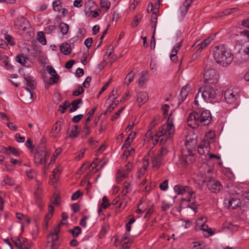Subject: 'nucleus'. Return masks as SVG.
Here are the masks:
<instances>
[{
    "label": "nucleus",
    "instance_id": "20",
    "mask_svg": "<svg viewBox=\"0 0 249 249\" xmlns=\"http://www.w3.org/2000/svg\"><path fill=\"white\" fill-rule=\"evenodd\" d=\"M148 99L147 93L145 91H142L138 93L137 95V102L141 106L145 103Z\"/></svg>",
    "mask_w": 249,
    "mask_h": 249
},
{
    "label": "nucleus",
    "instance_id": "8",
    "mask_svg": "<svg viewBox=\"0 0 249 249\" xmlns=\"http://www.w3.org/2000/svg\"><path fill=\"white\" fill-rule=\"evenodd\" d=\"M187 124L189 126L192 128H197L201 124L199 114L196 111L190 113L187 120Z\"/></svg>",
    "mask_w": 249,
    "mask_h": 249
},
{
    "label": "nucleus",
    "instance_id": "9",
    "mask_svg": "<svg viewBox=\"0 0 249 249\" xmlns=\"http://www.w3.org/2000/svg\"><path fill=\"white\" fill-rule=\"evenodd\" d=\"M206 181L207 182V186L209 190L212 193H218L222 187L220 182L214 178L210 179Z\"/></svg>",
    "mask_w": 249,
    "mask_h": 249
},
{
    "label": "nucleus",
    "instance_id": "57",
    "mask_svg": "<svg viewBox=\"0 0 249 249\" xmlns=\"http://www.w3.org/2000/svg\"><path fill=\"white\" fill-rule=\"evenodd\" d=\"M132 167L133 164L130 162H128L125 165V168L122 171L126 173L128 175L129 173L131 172Z\"/></svg>",
    "mask_w": 249,
    "mask_h": 249
},
{
    "label": "nucleus",
    "instance_id": "27",
    "mask_svg": "<svg viewBox=\"0 0 249 249\" xmlns=\"http://www.w3.org/2000/svg\"><path fill=\"white\" fill-rule=\"evenodd\" d=\"M215 139V133L214 131H210L207 133L205 136V137L202 141L208 142L209 145L210 146V143L213 142Z\"/></svg>",
    "mask_w": 249,
    "mask_h": 249
},
{
    "label": "nucleus",
    "instance_id": "10",
    "mask_svg": "<svg viewBox=\"0 0 249 249\" xmlns=\"http://www.w3.org/2000/svg\"><path fill=\"white\" fill-rule=\"evenodd\" d=\"M160 0H157V1L155 3L154 6H153V12L151 16V20L150 22V26L151 27V30H153V31H155L156 30V26L157 22V18L158 15L157 13L159 12V9L160 8Z\"/></svg>",
    "mask_w": 249,
    "mask_h": 249
},
{
    "label": "nucleus",
    "instance_id": "18",
    "mask_svg": "<svg viewBox=\"0 0 249 249\" xmlns=\"http://www.w3.org/2000/svg\"><path fill=\"white\" fill-rule=\"evenodd\" d=\"M1 152L8 155L12 154L15 156H19L20 155V153L18 149L11 146H9L8 147H3L1 150Z\"/></svg>",
    "mask_w": 249,
    "mask_h": 249
},
{
    "label": "nucleus",
    "instance_id": "43",
    "mask_svg": "<svg viewBox=\"0 0 249 249\" xmlns=\"http://www.w3.org/2000/svg\"><path fill=\"white\" fill-rule=\"evenodd\" d=\"M168 150L165 146H162L157 153V156H160L163 159V157L168 153Z\"/></svg>",
    "mask_w": 249,
    "mask_h": 249
},
{
    "label": "nucleus",
    "instance_id": "6",
    "mask_svg": "<svg viewBox=\"0 0 249 249\" xmlns=\"http://www.w3.org/2000/svg\"><path fill=\"white\" fill-rule=\"evenodd\" d=\"M218 72L214 69L206 71L204 75V82L205 84H215L218 82Z\"/></svg>",
    "mask_w": 249,
    "mask_h": 249
},
{
    "label": "nucleus",
    "instance_id": "14",
    "mask_svg": "<svg viewBox=\"0 0 249 249\" xmlns=\"http://www.w3.org/2000/svg\"><path fill=\"white\" fill-rule=\"evenodd\" d=\"M36 184L35 186V191L34 192L35 197L36 199V203L39 207L41 205V200L42 199V188L41 187V183L40 181L36 180Z\"/></svg>",
    "mask_w": 249,
    "mask_h": 249
},
{
    "label": "nucleus",
    "instance_id": "39",
    "mask_svg": "<svg viewBox=\"0 0 249 249\" xmlns=\"http://www.w3.org/2000/svg\"><path fill=\"white\" fill-rule=\"evenodd\" d=\"M147 80V78L146 72L142 71L138 81L139 85L140 86H142L143 84L146 82Z\"/></svg>",
    "mask_w": 249,
    "mask_h": 249
},
{
    "label": "nucleus",
    "instance_id": "5",
    "mask_svg": "<svg viewBox=\"0 0 249 249\" xmlns=\"http://www.w3.org/2000/svg\"><path fill=\"white\" fill-rule=\"evenodd\" d=\"M201 174V179L200 184L203 185L207 180L213 178V168L208 164L204 163L200 169Z\"/></svg>",
    "mask_w": 249,
    "mask_h": 249
},
{
    "label": "nucleus",
    "instance_id": "23",
    "mask_svg": "<svg viewBox=\"0 0 249 249\" xmlns=\"http://www.w3.org/2000/svg\"><path fill=\"white\" fill-rule=\"evenodd\" d=\"M60 50L65 55H69L71 53V48L70 45L67 43H64L60 46Z\"/></svg>",
    "mask_w": 249,
    "mask_h": 249
},
{
    "label": "nucleus",
    "instance_id": "30",
    "mask_svg": "<svg viewBox=\"0 0 249 249\" xmlns=\"http://www.w3.org/2000/svg\"><path fill=\"white\" fill-rule=\"evenodd\" d=\"M116 176V180L117 182V183H120L124 178L128 177V175L126 173L124 172L120 169H119L117 171Z\"/></svg>",
    "mask_w": 249,
    "mask_h": 249
},
{
    "label": "nucleus",
    "instance_id": "17",
    "mask_svg": "<svg viewBox=\"0 0 249 249\" xmlns=\"http://www.w3.org/2000/svg\"><path fill=\"white\" fill-rule=\"evenodd\" d=\"M190 85L189 84H187L184 87H183L180 90V98L179 100L178 104H180L182 102H183L185 99L187 97L189 92L190 90Z\"/></svg>",
    "mask_w": 249,
    "mask_h": 249
},
{
    "label": "nucleus",
    "instance_id": "48",
    "mask_svg": "<svg viewBox=\"0 0 249 249\" xmlns=\"http://www.w3.org/2000/svg\"><path fill=\"white\" fill-rule=\"evenodd\" d=\"M110 2L108 0H101L100 6L102 8L108 10L110 8Z\"/></svg>",
    "mask_w": 249,
    "mask_h": 249
},
{
    "label": "nucleus",
    "instance_id": "15",
    "mask_svg": "<svg viewBox=\"0 0 249 249\" xmlns=\"http://www.w3.org/2000/svg\"><path fill=\"white\" fill-rule=\"evenodd\" d=\"M225 100L228 104H232L234 103L238 97V95L236 93H234L232 90L228 89L224 93Z\"/></svg>",
    "mask_w": 249,
    "mask_h": 249
},
{
    "label": "nucleus",
    "instance_id": "63",
    "mask_svg": "<svg viewBox=\"0 0 249 249\" xmlns=\"http://www.w3.org/2000/svg\"><path fill=\"white\" fill-rule=\"evenodd\" d=\"M26 174L29 178L33 179L36 177V173L35 170H30L26 171Z\"/></svg>",
    "mask_w": 249,
    "mask_h": 249
},
{
    "label": "nucleus",
    "instance_id": "55",
    "mask_svg": "<svg viewBox=\"0 0 249 249\" xmlns=\"http://www.w3.org/2000/svg\"><path fill=\"white\" fill-rule=\"evenodd\" d=\"M59 76L58 74L52 76V77H50L49 80V83L50 84L53 85L56 83L59 80Z\"/></svg>",
    "mask_w": 249,
    "mask_h": 249
},
{
    "label": "nucleus",
    "instance_id": "53",
    "mask_svg": "<svg viewBox=\"0 0 249 249\" xmlns=\"http://www.w3.org/2000/svg\"><path fill=\"white\" fill-rule=\"evenodd\" d=\"M51 203L53 205H58L60 201V197L58 195L54 194L51 198Z\"/></svg>",
    "mask_w": 249,
    "mask_h": 249
},
{
    "label": "nucleus",
    "instance_id": "52",
    "mask_svg": "<svg viewBox=\"0 0 249 249\" xmlns=\"http://www.w3.org/2000/svg\"><path fill=\"white\" fill-rule=\"evenodd\" d=\"M4 38L7 41V43L11 46H14L15 45V43L14 41V38L12 36L5 34L4 35Z\"/></svg>",
    "mask_w": 249,
    "mask_h": 249
},
{
    "label": "nucleus",
    "instance_id": "35",
    "mask_svg": "<svg viewBox=\"0 0 249 249\" xmlns=\"http://www.w3.org/2000/svg\"><path fill=\"white\" fill-rule=\"evenodd\" d=\"M82 230L79 226L74 227L72 229L69 230V232L72 234L74 238H76L79 236L81 233Z\"/></svg>",
    "mask_w": 249,
    "mask_h": 249
},
{
    "label": "nucleus",
    "instance_id": "56",
    "mask_svg": "<svg viewBox=\"0 0 249 249\" xmlns=\"http://www.w3.org/2000/svg\"><path fill=\"white\" fill-rule=\"evenodd\" d=\"M84 91V90L83 87L81 86H79L78 87V88L76 89L73 91L72 95L73 96H77L83 93Z\"/></svg>",
    "mask_w": 249,
    "mask_h": 249
},
{
    "label": "nucleus",
    "instance_id": "16",
    "mask_svg": "<svg viewBox=\"0 0 249 249\" xmlns=\"http://www.w3.org/2000/svg\"><path fill=\"white\" fill-rule=\"evenodd\" d=\"M210 150V146L208 142L201 141L197 147L198 153L201 155L208 154Z\"/></svg>",
    "mask_w": 249,
    "mask_h": 249
},
{
    "label": "nucleus",
    "instance_id": "61",
    "mask_svg": "<svg viewBox=\"0 0 249 249\" xmlns=\"http://www.w3.org/2000/svg\"><path fill=\"white\" fill-rule=\"evenodd\" d=\"M238 11H239V8L237 7H235V8H229V9H226L225 11H224L223 14L225 15H230L233 13H234L235 12H237Z\"/></svg>",
    "mask_w": 249,
    "mask_h": 249
},
{
    "label": "nucleus",
    "instance_id": "28",
    "mask_svg": "<svg viewBox=\"0 0 249 249\" xmlns=\"http://www.w3.org/2000/svg\"><path fill=\"white\" fill-rule=\"evenodd\" d=\"M28 60V58L23 54H18L16 57V61L22 66H25Z\"/></svg>",
    "mask_w": 249,
    "mask_h": 249
},
{
    "label": "nucleus",
    "instance_id": "24",
    "mask_svg": "<svg viewBox=\"0 0 249 249\" xmlns=\"http://www.w3.org/2000/svg\"><path fill=\"white\" fill-rule=\"evenodd\" d=\"M83 101L82 99H78L71 102L70 105H71L72 107L70 109L69 112H72L76 111L80 107V104H82Z\"/></svg>",
    "mask_w": 249,
    "mask_h": 249
},
{
    "label": "nucleus",
    "instance_id": "40",
    "mask_svg": "<svg viewBox=\"0 0 249 249\" xmlns=\"http://www.w3.org/2000/svg\"><path fill=\"white\" fill-rule=\"evenodd\" d=\"M204 219L205 220V222L206 221V218L200 217L197 219L196 223L198 225H200V226L201 227V229L202 230L206 231L207 229H208V227L207 225H205L204 223H202Z\"/></svg>",
    "mask_w": 249,
    "mask_h": 249
},
{
    "label": "nucleus",
    "instance_id": "36",
    "mask_svg": "<svg viewBox=\"0 0 249 249\" xmlns=\"http://www.w3.org/2000/svg\"><path fill=\"white\" fill-rule=\"evenodd\" d=\"M190 6V2L184 1L183 4L180 6V9L181 11V16L182 17L186 15Z\"/></svg>",
    "mask_w": 249,
    "mask_h": 249
},
{
    "label": "nucleus",
    "instance_id": "51",
    "mask_svg": "<svg viewBox=\"0 0 249 249\" xmlns=\"http://www.w3.org/2000/svg\"><path fill=\"white\" fill-rule=\"evenodd\" d=\"M172 205L170 202H168L166 201H162V205L161 206V210L163 211H165L168 210Z\"/></svg>",
    "mask_w": 249,
    "mask_h": 249
},
{
    "label": "nucleus",
    "instance_id": "64",
    "mask_svg": "<svg viewBox=\"0 0 249 249\" xmlns=\"http://www.w3.org/2000/svg\"><path fill=\"white\" fill-rule=\"evenodd\" d=\"M47 70L48 73L52 76L57 74L54 69L51 66L48 65L47 66Z\"/></svg>",
    "mask_w": 249,
    "mask_h": 249
},
{
    "label": "nucleus",
    "instance_id": "46",
    "mask_svg": "<svg viewBox=\"0 0 249 249\" xmlns=\"http://www.w3.org/2000/svg\"><path fill=\"white\" fill-rule=\"evenodd\" d=\"M59 236L58 235L50 233L48 236L47 244H49L51 242L58 241Z\"/></svg>",
    "mask_w": 249,
    "mask_h": 249
},
{
    "label": "nucleus",
    "instance_id": "32",
    "mask_svg": "<svg viewBox=\"0 0 249 249\" xmlns=\"http://www.w3.org/2000/svg\"><path fill=\"white\" fill-rule=\"evenodd\" d=\"M142 168H140L137 172V176L140 178L145 173L148 165V160H145Z\"/></svg>",
    "mask_w": 249,
    "mask_h": 249
},
{
    "label": "nucleus",
    "instance_id": "45",
    "mask_svg": "<svg viewBox=\"0 0 249 249\" xmlns=\"http://www.w3.org/2000/svg\"><path fill=\"white\" fill-rule=\"evenodd\" d=\"M133 71L129 72L125 77L124 81V83L125 85H128L131 82H132L134 79V75L132 74Z\"/></svg>",
    "mask_w": 249,
    "mask_h": 249
},
{
    "label": "nucleus",
    "instance_id": "25",
    "mask_svg": "<svg viewBox=\"0 0 249 249\" xmlns=\"http://www.w3.org/2000/svg\"><path fill=\"white\" fill-rule=\"evenodd\" d=\"M249 60V46L246 47L242 53H241L240 62L242 63L248 61Z\"/></svg>",
    "mask_w": 249,
    "mask_h": 249
},
{
    "label": "nucleus",
    "instance_id": "50",
    "mask_svg": "<svg viewBox=\"0 0 249 249\" xmlns=\"http://www.w3.org/2000/svg\"><path fill=\"white\" fill-rule=\"evenodd\" d=\"M198 47L197 51L201 53V51L206 47H207L205 46H203V44L201 43V42H200L199 40L197 41L192 46V48H196Z\"/></svg>",
    "mask_w": 249,
    "mask_h": 249
},
{
    "label": "nucleus",
    "instance_id": "19",
    "mask_svg": "<svg viewBox=\"0 0 249 249\" xmlns=\"http://www.w3.org/2000/svg\"><path fill=\"white\" fill-rule=\"evenodd\" d=\"M163 159L156 154L152 157V166L153 168L159 169L162 163Z\"/></svg>",
    "mask_w": 249,
    "mask_h": 249
},
{
    "label": "nucleus",
    "instance_id": "22",
    "mask_svg": "<svg viewBox=\"0 0 249 249\" xmlns=\"http://www.w3.org/2000/svg\"><path fill=\"white\" fill-rule=\"evenodd\" d=\"M181 161L183 166H186L188 164L192 163L195 160V157L193 154H189L188 155H184L182 157Z\"/></svg>",
    "mask_w": 249,
    "mask_h": 249
},
{
    "label": "nucleus",
    "instance_id": "41",
    "mask_svg": "<svg viewBox=\"0 0 249 249\" xmlns=\"http://www.w3.org/2000/svg\"><path fill=\"white\" fill-rule=\"evenodd\" d=\"M25 80L26 81L27 85L33 89H35V81L34 78L31 76H27L25 78Z\"/></svg>",
    "mask_w": 249,
    "mask_h": 249
},
{
    "label": "nucleus",
    "instance_id": "38",
    "mask_svg": "<svg viewBox=\"0 0 249 249\" xmlns=\"http://www.w3.org/2000/svg\"><path fill=\"white\" fill-rule=\"evenodd\" d=\"M142 18V15L141 14H138L136 15L134 18L133 20L132 21L131 23V25L132 27H136L137 26L139 23L141 21Z\"/></svg>",
    "mask_w": 249,
    "mask_h": 249
},
{
    "label": "nucleus",
    "instance_id": "13",
    "mask_svg": "<svg viewBox=\"0 0 249 249\" xmlns=\"http://www.w3.org/2000/svg\"><path fill=\"white\" fill-rule=\"evenodd\" d=\"M212 115L210 111L205 110L201 112L199 115L201 124L207 125L211 123L212 121Z\"/></svg>",
    "mask_w": 249,
    "mask_h": 249
},
{
    "label": "nucleus",
    "instance_id": "12",
    "mask_svg": "<svg viewBox=\"0 0 249 249\" xmlns=\"http://www.w3.org/2000/svg\"><path fill=\"white\" fill-rule=\"evenodd\" d=\"M15 26L17 27L16 29L20 31H25L26 30L29 29L30 27L28 22L23 17L17 19L15 21Z\"/></svg>",
    "mask_w": 249,
    "mask_h": 249
},
{
    "label": "nucleus",
    "instance_id": "42",
    "mask_svg": "<svg viewBox=\"0 0 249 249\" xmlns=\"http://www.w3.org/2000/svg\"><path fill=\"white\" fill-rule=\"evenodd\" d=\"M53 9L55 12H60L62 8L61 2L59 0L54 1L53 3Z\"/></svg>",
    "mask_w": 249,
    "mask_h": 249
},
{
    "label": "nucleus",
    "instance_id": "11",
    "mask_svg": "<svg viewBox=\"0 0 249 249\" xmlns=\"http://www.w3.org/2000/svg\"><path fill=\"white\" fill-rule=\"evenodd\" d=\"M34 92L28 88H25L24 91L20 95L21 100L25 104H29L33 101Z\"/></svg>",
    "mask_w": 249,
    "mask_h": 249
},
{
    "label": "nucleus",
    "instance_id": "7",
    "mask_svg": "<svg viewBox=\"0 0 249 249\" xmlns=\"http://www.w3.org/2000/svg\"><path fill=\"white\" fill-rule=\"evenodd\" d=\"M50 156V154L45 151H41V152H36L34 155V162L37 165H44V170L48 169L46 168L45 164L47 160Z\"/></svg>",
    "mask_w": 249,
    "mask_h": 249
},
{
    "label": "nucleus",
    "instance_id": "49",
    "mask_svg": "<svg viewBox=\"0 0 249 249\" xmlns=\"http://www.w3.org/2000/svg\"><path fill=\"white\" fill-rule=\"evenodd\" d=\"M89 123H87L85 122L84 126L82 130V132L85 134V137L89 136L90 134V127L88 125Z\"/></svg>",
    "mask_w": 249,
    "mask_h": 249
},
{
    "label": "nucleus",
    "instance_id": "33",
    "mask_svg": "<svg viewBox=\"0 0 249 249\" xmlns=\"http://www.w3.org/2000/svg\"><path fill=\"white\" fill-rule=\"evenodd\" d=\"M80 128L78 125H75L71 128L70 131L69 137L74 138L78 136L79 133Z\"/></svg>",
    "mask_w": 249,
    "mask_h": 249
},
{
    "label": "nucleus",
    "instance_id": "54",
    "mask_svg": "<svg viewBox=\"0 0 249 249\" xmlns=\"http://www.w3.org/2000/svg\"><path fill=\"white\" fill-rule=\"evenodd\" d=\"M215 36L216 35H214V36H210L206 39H204L203 42H201V43L203 44V45L207 47L211 43L212 41L214 39Z\"/></svg>",
    "mask_w": 249,
    "mask_h": 249
},
{
    "label": "nucleus",
    "instance_id": "37",
    "mask_svg": "<svg viewBox=\"0 0 249 249\" xmlns=\"http://www.w3.org/2000/svg\"><path fill=\"white\" fill-rule=\"evenodd\" d=\"M14 180L8 176H6L1 182V184L2 186L6 185L13 186L14 185Z\"/></svg>",
    "mask_w": 249,
    "mask_h": 249
},
{
    "label": "nucleus",
    "instance_id": "26",
    "mask_svg": "<svg viewBox=\"0 0 249 249\" xmlns=\"http://www.w3.org/2000/svg\"><path fill=\"white\" fill-rule=\"evenodd\" d=\"M111 204L109 202V200L107 196H104L102 198V202L100 205V208H99L98 212L99 213H101V209H107L110 206Z\"/></svg>",
    "mask_w": 249,
    "mask_h": 249
},
{
    "label": "nucleus",
    "instance_id": "1",
    "mask_svg": "<svg viewBox=\"0 0 249 249\" xmlns=\"http://www.w3.org/2000/svg\"><path fill=\"white\" fill-rule=\"evenodd\" d=\"M175 132V127L172 123L171 114H170L167 123L162 125L152 139L156 143L164 144L168 140L172 138Z\"/></svg>",
    "mask_w": 249,
    "mask_h": 249
},
{
    "label": "nucleus",
    "instance_id": "21",
    "mask_svg": "<svg viewBox=\"0 0 249 249\" xmlns=\"http://www.w3.org/2000/svg\"><path fill=\"white\" fill-rule=\"evenodd\" d=\"M241 201L237 198H231L228 200L229 208L235 209L241 205Z\"/></svg>",
    "mask_w": 249,
    "mask_h": 249
},
{
    "label": "nucleus",
    "instance_id": "2",
    "mask_svg": "<svg viewBox=\"0 0 249 249\" xmlns=\"http://www.w3.org/2000/svg\"><path fill=\"white\" fill-rule=\"evenodd\" d=\"M213 52L215 61L222 66L225 67L229 65L233 59V54L223 45L216 46Z\"/></svg>",
    "mask_w": 249,
    "mask_h": 249
},
{
    "label": "nucleus",
    "instance_id": "59",
    "mask_svg": "<svg viewBox=\"0 0 249 249\" xmlns=\"http://www.w3.org/2000/svg\"><path fill=\"white\" fill-rule=\"evenodd\" d=\"M135 152V149L133 148H131L130 150L125 149L123 155L124 157H125V159L130 155H133Z\"/></svg>",
    "mask_w": 249,
    "mask_h": 249
},
{
    "label": "nucleus",
    "instance_id": "58",
    "mask_svg": "<svg viewBox=\"0 0 249 249\" xmlns=\"http://www.w3.org/2000/svg\"><path fill=\"white\" fill-rule=\"evenodd\" d=\"M13 242L15 245L19 249H22V243L20 239L17 238H12Z\"/></svg>",
    "mask_w": 249,
    "mask_h": 249
},
{
    "label": "nucleus",
    "instance_id": "31",
    "mask_svg": "<svg viewBox=\"0 0 249 249\" xmlns=\"http://www.w3.org/2000/svg\"><path fill=\"white\" fill-rule=\"evenodd\" d=\"M132 191V185L130 182L125 181L123 185V188L122 194L123 196H125Z\"/></svg>",
    "mask_w": 249,
    "mask_h": 249
},
{
    "label": "nucleus",
    "instance_id": "60",
    "mask_svg": "<svg viewBox=\"0 0 249 249\" xmlns=\"http://www.w3.org/2000/svg\"><path fill=\"white\" fill-rule=\"evenodd\" d=\"M59 29L60 31H68L69 26L66 23L61 22L59 25Z\"/></svg>",
    "mask_w": 249,
    "mask_h": 249
},
{
    "label": "nucleus",
    "instance_id": "47",
    "mask_svg": "<svg viewBox=\"0 0 249 249\" xmlns=\"http://www.w3.org/2000/svg\"><path fill=\"white\" fill-rule=\"evenodd\" d=\"M97 109L96 107H93L90 111H89L88 114V117L86 120L85 122L87 123H89V122L90 121V120L93 118V115L94 114V112Z\"/></svg>",
    "mask_w": 249,
    "mask_h": 249
},
{
    "label": "nucleus",
    "instance_id": "4",
    "mask_svg": "<svg viewBox=\"0 0 249 249\" xmlns=\"http://www.w3.org/2000/svg\"><path fill=\"white\" fill-rule=\"evenodd\" d=\"M199 94L203 97V99L208 103H211L214 99L216 96V93L215 89L212 87L205 85L199 88L198 92L196 96V104H198L197 100Z\"/></svg>",
    "mask_w": 249,
    "mask_h": 249
},
{
    "label": "nucleus",
    "instance_id": "44",
    "mask_svg": "<svg viewBox=\"0 0 249 249\" xmlns=\"http://www.w3.org/2000/svg\"><path fill=\"white\" fill-rule=\"evenodd\" d=\"M70 106V104L68 101H65L64 103L59 106L58 110L62 113H64L66 112L67 108Z\"/></svg>",
    "mask_w": 249,
    "mask_h": 249
},
{
    "label": "nucleus",
    "instance_id": "3",
    "mask_svg": "<svg viewBox=\"0 0 249 249\" xmlns=\"http://www.w3.org/2000/svg\"><path fill=\"white\" fill-rule=\"evenodd\" d=\"M175 192L178 195H182L186 196V197L182 198V200L187 201L190 203L189 207L195 211L198 205L195 201V194L193 190L188 186H182L179 185H177L174 187Z\"/></svg>",
    "mask_w": 249,
    "mask_h": 249
},
{
    "label": "nucleus",
    "instance_id": "62",
    "mask_svg": "<svg viewBox=\"0 0 249 249\" xmlns=\"http://www.w3.org/2000/svg\"><path fill=\"white\" fill-rule=\"evenodd\" d=\"M161 109L162 110L163 114L165 116V117H166V116H168V112L170 109V107L168 105L164 104L162 106Z\"/></svg>",
    "mask_w": 249,
    "mask_h": 249
},
{
    "label": "nucleus",
    "instance_id": "34",
    "mask_svg": "<svg viewBox=\"0 0 249 249\" xmlns=\"http://www.w3.org/2000/svg\"><path fill=\"white\" fill-rule=\"evenodd\" d=\"M36 38L38 41L42 45H45L47 44V40L44 32H37Z\"/></svg>",
    "mask_w": 249,
    "mask_h": 249
},
{
    "label": "nucleus",
    "instance_id": "29",
    "mask_svg": "<svg viewBox=\"0 0 249 249\" xmlns=\"http://www.w3.org/2000/svg\"><path fill=\"white\" fill-rule=\"evenodd\" d=\"M61 129V123L57 122L52 127V135L53 137H56Z\"/></svg>",
    "mask_w": 249,
    "mask_h": 249
}]
</instances>
